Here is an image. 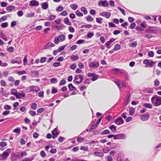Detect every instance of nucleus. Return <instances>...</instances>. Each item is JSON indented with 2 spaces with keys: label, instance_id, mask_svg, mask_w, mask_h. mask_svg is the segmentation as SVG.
Returning a JSON list of instances; mask_svg holds the SVG:
<instances>
[{
  "label": "nucleus",
  "instance_id": "9",
  "mask_svg": "<svg viewBox=\"0 0 161 161\" xmlns=\"http://www.w3.org/2000/svg\"><path fill=\"white\" fill-rule=\"evenodd\" d=\"M126 138V135L125 133H120L115 135L114 140L125 139Z\"/></svg>",
  "mask_w": 161,
  "mask_h": 161
},
{
  "label": "nucleus",
  "instance_id": "55",
  "mask_svg": "<svg viewBox=\"0 0 161 161\" xmlns=\"http://www.w3.org/2000/svg\"><path fill=\"white\" fill-rule=\"evenodd\" d=\"M27 55H26L24 56V59L23 60V64L25 66L26 65L27 62Z\"/></svg>",
  "mask_w": 161,
  "mask_h": 161
},
{
  "label": "nucleus",
  "instance_id": "19",
  "mask_svg": "<svg viewBox=\"0 0 161 161\" xmlns=\"http://www.w3.org/2000/svg\"><path fill=\"white\" fill-rule=\"evenodd\" d=\"M42 8L43 9L46 10L48 8V3L47 2H45L41 4Z\"/></svg>",
  "mask_w": 161,
  "mask_h": 161
},
{
  "label": "nucleus",
  "instance_id": "28",
  "mask_svg": "<svg viewBox=\"0 0 161 161\" xmlns=\"http://www.w3.org/2000/svg\"><path fill=\"white\" fill-rule=\"evenodd\" d=\"M94 33L93 32L89 31L86 35V36L87 38L88 39L92 38L94 36Z\"/></svg>",
  "mask_w": 161,
  "mask_h": 161
},
{
  "label": "nucleus",
  "instance_id": "53",
  "mask_svg": "<svg viewBox=\"0 0 161 161\" xmlns=\"http://www.w3.org/2000/svg\"><path fill=\"white\" fill-rule=\"evenodd\" d=\"M84 140V138L81 137H78L77 138V141L79 143H81Z\"/></svg>",
  "mask_w": 161,
  "mask_h": 161
},
{
  "label": "nucleus",
  "instance_id": "59",
  "mask_svg": "<svg viewBox=\"0 0 161 161\" xmlns=\"http://www.w3.org/2000/svg\"><path fill=\"white\" fill-rule=\"evenodd\" d=\"M65 139V138L64 137L59 136L58 138V142H62Z\"/></svg>",
  "mask_w": 161,
  "mask_h": 161
},
{
  "label": "nucleus",
  "instance_id": "12",
  "mask_svg": "<svg viewBox=\"0 0 161 161\" xmlns=\"http://www.w3.org/2000/svg\"><path fill=\"white\" fill-rule=\"evenodd\" d=\"M114 123L117 125H120L123 124L124 122L121 117H119L114 121Z\"/></svg>",
  "mask_w": 161,
  "mask_h": 161
},
{
  "label": "nucleus",
  "instance_id": "52",
  "mask_svg": "<svg viewBox=\"0 0 161 161\" xmlns=\"http://www.w3.org/2000/svg\"><path fill=\"white\" fill-rule=\"evenodd\" d=\"M6 50L9 52L12 53L14 51V48L12 46H10L8 48H6Z\"/></svg>",
  "mask_w": 161,
  "mask_h": 161
},
{
  "label": "nucleus",
  "instance_id": "46",
  "mask_svg": "<svg viewBox=\"0 0 161 161\" xmlns=\"http://www.w3.org/2000/svg\"><path fill=\"white\" fill-rule=\"evenodd\" d=\"M66 80L64 79H63L60 81L59 85L60 86L64 85L66 83Z\"/></svg>",
  "mask_w": 161,
  "mask_h": 161
},
{
  "label": "nucleus",
  "instance_id": "45",
  "mask_svg": "<svg viewBox=\"0 0 161 161\" xmlns=\"http://www.w3.org/2000/svg\"><path fill=\"white\" fill-rule=\"evenodd\" d=\"M64 7L63 6L60 5L56 8V10L57 12H59L62 11L64 10Z\"/></svg>",
  "mask_w": 161,
  "mask_h": 161
},
{
  "label": "nucleus",
  "instance_id": "7",
  "mask_svg": "<svg viewBox=\"0 0 161 161\" xmlns=\"http://www.w3.org/2000/svg\"><path fill=\"white\" fill-rule=\"evenodd\" d=\"M110 70L111 72L115 75H118L119 74H122L123 71H125L124 69H121L117 68H112Z\"/></svg>",
  "mask_w": 161,
  "mask_h": 161
},
{
  "label": "nucleus",
  "instance_id": "11",
  "mask_svg": "<svg viewBox=\"0 0 161 161\" xmlns=\"http://www.w3.org/2000/svg\"><path fill=\"white\" fill-rule=\"evenodd\" d=\"M98 5L99 7H108L109 3L106 0H100L98 3Z\"/></svg>",
  "mask_w": 161,
  "mask_h": 161
},
{
  "label": "nucleus",
  "instance_id": "33",
  "mask_svg": "<svg viewBox=\"0 0 161 161\" xmlns=\"http://www.w3.org/2000/svg\"><path fill=\"white\" fill-rule=\"evenodd\" d=\"M149 34H147L146 35H144V37L145 38L150 39L151 38H153V37H155L156 36H153V35Z\"/></svg>",
  "mask_w": 161,
  "mask_h": 161
},
{
  "label": "nucleus",
  "instance_id": "1",
  "mask_svg": "<svg viewBox=\"0 0 161 161\" xmlns=\"http://www.w3.org/2000/svg\"><path fill=\"white\" fill-rule=\"evenodd\" d=\"M145 31L147 33L153 34H157L158 32L161 33V30H159L158 27L155 26H148Z\"/></svg>",
  "mask_w": 161,
  "mask_h": 161
},
{
  "label": "nucleus",
  "instance_id": "10",
  "mask_svg": "<svg viewBox=\"0 0 161 161\" xmlns=\"http://www.w3.org/2000/svg\"><path fill=\"white\" fill-rule=\"evenodd\" d=\"M13 95L15 96L17 99H21L25 97V93L22 91L20 93L17 92V93H13Z\"/></svg>",
  "mask_w": 161,
  "mask_h": 161
},
{
  "label": "nucleus",
  "instance_id": "18",
  "mask_svg": "<svg viewBox=\"0 0 161 161\" xmlns=\"http://www.w3.org/2000/svg\"><path fill=\"white\" fill-rule=\"evenodd\" d=\"M93 154L94 156L102 157L104 156V153L102 152L95 151L94 152Z\"/></svg>",
  "mask_w": 161,
  "mask_h": 161
},
{
  "label": "nucleus",
  "instance_id": "41",
  "mask_svg": "<svg viewBox=\"0 0 161 161\" xmlns=\"http://www.w3.org/2000/svg\"><path fill=\"white\" fill-rule=\"evenodd\" d=\"M8 25V24L7 22H5L1 24V26L2 28H4L7 27Z\"/></svg>",
  "mask_w": 161,
  "mask_h": 161
},
{
  "label": "nucleus",
  "instance_id": "51",
  "mask_svg": "<svg viewBox=\"0 0 161 161\" xmlns=\"http://www.w3.org/2000/svg\"><path fill=\"white\" fill-rule=\"evenodd\" d=\"M50 82L51 83L55 84L57 82V79L56 78H53L50 79Z\"/></svg>",
  "mask_w": 161,
  "mask_h": 161
},
{
  "label": "nucleus",
  "instance_id": "43",
  "mask_svg": "<svg viewBox=\"0 0 161 161\" xmlns=\"http://www.w3.org/2000/svg\"><path fill=\"white\" fill-rule=\"evenodd\" d=\"M58 92V89L54 87H53L52 88L51 91V93L52 94H54L57 93Z\"/></svg>",
  "mask_w": 161,
  "mask_h": 161
},
{
  "label": "nucleus",
  "instance_id": "61",
  "mask_svg": "<svg viewBox=\"0 0 161 161\" xmlns=\"http://www.w3.org/2000/svg\"><path fill=\"white\" fill-rule=\"evenodd\" d=\"M111 43L108 41H107L105 44V46L108 48H110L111 47L110 46Z\"/></svg>",
  "mask_w": 161,
  "mask_h": 161
},
{
  "label": "nucleus",
  "instance_id": "48",
  "mask_svg": "<svg viewBox=\"0 0 161 161\" xmlns=\"http://www.w3.org/2000/svg\"><path fill=\"white\" fill-rule=\"evenodd\" d=\"M56 17V16L55 15H54L52 14H51L49 16V19H48V20H53L55 19Z\"/></svg>",
  "mask_w": 161,
  "mask_h": 161
},
{
  "label": "nucleus",
  "instance_id": "57",
  "mask_svg": "<svg viewBox=\"0 0 161 161\" xmlns=\"http://www.w3.org/2000/svg\"><path fill=\"white\" fill-rule=\"evenodd\" d=\"M17 73L19 75H21L23 74H25L26 73V72L25 70H22L21 71H18Z\"/></svg>",
  "mask_w": 161,
  "mask_h": 161
},
{
  "label": "nucleus",
  "instance_id": "42",
  "mask_svg": "<svg viewBox=\"0 0 161 161\" xmlns=\"http://www.w3.org/2000/svg\"><path fill=\"white\" fill-rule=\"evenodd\" d=\"M86 19L88 22H92L93 20V18L90 15H89L86 17Z\"/></svg>",
  "mask_w": 161,
  "mask_h": 161
},
{
  "label": "nucleus",
  "instance_id": "34",
  "mask_svg": "<svg viewBox=\"0 0 161 161\" xmlns=\"http://www.w3.org/2000/svg\"><path fill=\"white\" fill-rule=\"evenodd\" d=\"M143 91L147 93H151L153 92V90H148L147 88H144L143 89Z\"/></svg>",
  "mask_w": 161,
  "mask_h": 161
},
{
  "label": "nucleus",
  "instance_id": "29",
  "mask_svg": "<svg viewBox=\"0 0 161 161\" xmlns=\"http://www.w3.org/2000/svg\"><path fill=\"white\" fill-rule=\"evenodd\" d=\"M121 48V45L119 44H117L114 45V48H113V50L117 51L120 49Z\"/></svg>",
  "mask_w": 161,
  "mask_h": 161
},
{
  "label": "nucleus",
  "instance_id": "22",
  "mask_svg": "<svg viewBox=\"0 0 161 161\" xmlns=\"http://www.w3.org/2000/svg\"><path fill=\"white\" fill-rule=\"evenodd\" d=\"M108 128L112 132H114L117 130V127L114 125H111L109 126Z\"/></svg>",
  "mask_w": 161,
  "mask_h": 161
},
{
  "label": "nucleus",
  "instance_id": "38",
  "mask_svg": "<svg viewBox=\"0 0 161 161\" xmlns=\"http://www.w3.org/2000/svg\"><path fill=\"white\" fill-rule=\"evenodd\" d=\"M70 7L72 9H73L74 10H75L78 7V6L76 4L74 3L71 4L70 5Z\"/></svg>",
  "mask_w": 161,
  "mask_h": 161
},
{
  "label": "nucleus",
  "instance_id": "14",
  "mask_svg": "<svg viewBox=\"0 0 161 161\" xmlns=\"http://www.w3.org/2000/svg\"><path fill=\"white\" fill-rule=\"evenodd\" d=\"M151 60L149 59H146L144 60L143 63L145 64V67L146 68L152 67V65L151 62L150 61Z\"/></svg>",
  "mask_w": 161,
  "mask_h": 161
},
{
  "label": "nucleus",
  "instance_id": "36",
  "mask_svg": "<svg viewBox=\"0 0 161 161\" xmlns=\"http://www.w3.org/2000/svg\"><path fill=\"white\" fill-rule=\"evenodd\" d=\"M13 132L17 134H19L21 132L20 128L19 127H17L13 130Z\"/></svg>",
  "mask_w": 161,
  "mask_h": 161
},
{
  "label": "nucleus",
  "instance_id": "6",
  "mask_svg": "<svg viewBox=\"0 0 161 161\" xmlns=\"http://www.w3.org/2000/svg\"><path fill=\"white\" fill-rule=\"evenodd\" d=\"M88 77H92L91 80L92 81L97 80L99 78V75H97L95 73L89 72L87 74Z\"/></svg>",
  "mask_w": 161,
  "mask_h": 161
},
{
  "label": "nucleus",
  "instance_id": "13",
  "mask_svg": "<svg viewBox=\"0 0 161 161\" xmlns=\"http://www.w3.org/2000/svg\"><path fill=\"white\" fill-rule=\"evenodd\" d=\"M99 66V61H93L89 64V66L90 68H97Z\"/></svg>",
  "mask_w": 161,
  "mask_h": 161
},
{
  "label": "nucleus",
  "instance_id": "15",
  "mask_svg": "<svg viewBox=\"0 0 161 161\" xmlns=\"http://www.w3.org/2000/svg\"><path fill=\"white\" fill-rule=\"evenodd\" d=\"M100 16L105 17L107 19H109L110 17L111 13L108 12H103L99 14Z\"/></svg>",
  "mask_w": 161,
  "mask_h": 161
},
{
  "label": "nucleus",
  "instance_id": "44",
  "mask_svg": "<svg viewBox=\"0 0 161 161\" xmlns=\"http://www.w3.org/2000/svg\"><path fill=\"white\" fill-rule=\"evenodd\" d=\"M37 104L36 103H32L31 105V108L33 110H36L37 108Z\"/></svg>",
  "mask_w": 161,
  "mask_h": 161
},
{
  "label": "nucleus",
  "instance_id": "62",
  "mask_svg": "<svg viewBox=\"0 0 161 161\" xmlns=\"http://www.w3.org/2000/svg\"><path fill=\"white\" fill-rule=\"evenodd\" d=\"M140 25L143 28H146L147 26V25L146 24V22L145 21H143L141 24Z\"/></svg>",
  "mask_w": 161,
  "mask_h": 161
},
{
  "label": "nucleus",
  "instance_id": "4",
  "mask_svg": "<svg viewBox=\"0 0 161 161\" xmlns=\"http://www.w3.org/2000/svg\"><path fill=\"white\" fill-rule=\"evenodd\" d=\"M84 75H77L74 76L73 83L78 85L81 83L84 80Z\"/></svg>",
  "mask_w": 161,
  "mask_h": 161
},
{
  "label": "nucleus",
  "instance_id": "39",
  "mask_svg": "<svg viewBox=\"0 0 161 161\" xmlns=\"http://www.w3.org/2000/svg\"><path fill=\"white\" fill-rule=\"evenodd\" d=\"M108 27L109 28H116L117 26L114 24V23L112 22H109L108 23Z\"/></svg>",
  "mask_w": 161,
  "mask_h": 161
},
{
  "label": "nucleus",
  "instance_id": "63",
  "mask_svg": "<svg viewBox=\"0 0 161 161\" xmlns=\"http://www.w3.org/2000/svg\"><path fill=\"white\" fill-rule=\"evenodd\" d=\"M17 14L19 17H21L23 15L24 13L22 10H20L17 12Z\"/></svg>",
  "mask_w": 161,
  "mask_h": 161
},
{
  "label": "nucleus",
  "instance_id": "49",
  "mask_svg": "<svg viewBox=\"0 0 161 161\" xmlns=\"http://www.w3.org/2000/svg\"><path fill=\"white\" fill-rule=\"evenodd\" d=\"M75 14L78 17H82L83 15V14L80 12L79 10H77L75 11Z\"/></svg>",
  "mask_w": 161,
  "mask_h": 161
},
{
  "label": "nucleus",
  "instance_id": "40",
  "mask_svg": "<svg viewBox=\"0 0 161 161\" xmlns=\"http://www.w3.org/2000/svg\"><path fill=\"white\" fill-rule=\"evenodd\" d=\"M11 63L13 64L17 63L18 64H20L22 63V61L21 60H20L19 61H15L14 59H12L11 60Z\"/></svg>",
  "mask_w": 161,
  "mask_h": 161
},
{
  "label": "nucleus",
  "instance_id": "58",
  "mask_svg": "<svg viewBox=\"0 0 161 161\" xmlns=\"http://www.w3.org/2000/svg\"><path fill=\"white\" fill-rule=\"evenodd\" d=\"M128 25V22L125 21V22L124 23H122L121 24V26H122V27L124 28H125L127 29V28L126 27V26Z\"/></svg>",
  "mask_w": 161,
  "mask_h": 161
},
{
  "label": "nucleus",
  "instance_id": "30",
  "mask_svg": "<svg viewBox=\"0 0 161 161\" xmlns=\"http://www.w3.org/2000/svg\"><path fill=\"white\" fill-rule=\"evenodd\" d=\"M58 37L60 42H63L65 39V36L63 34L60 35Z\"/></svg>",
  "mask_w": 161,
  "mask_h": 161
},
{
  "label": "nucleus",
  "instance_id": "8",
  "mask_svg": "<svg viewBox=\"0 0 161 161\" xmlns=\"http://www.w3.org/2000/svg\"><path fill=\"white\" fill-rule=\"evenodd\" d=\"M139 117L142 121H146L148 120L150 118V114L148 113H147L143 114L140 115Z\"/></svg>",
  "mask_w": 161,
  "mask_h": 161
},
{
  "label": "nucleus",
  "instance_id": "17",
  "mask_svg": "<svg viewBox=\"0 0 161 161\" xmlns=\"http://www.w3.org/2000/svg\"><path fill=\"white\" fill-rule=\"evenodd\" d=\"M68 87L69 90L70 91H76V87L74 86L72 83H69L68 86Z\"/></svg>",
  "mask_w": 161,
  "mask_h": 161
},
{
  "label": "nucleus",
  "instance_id": "31",
  "mask_svg": "<svg viewBox=\"0 0 161 161\" xmlns=\"http://www.w3.org/2000/svg\"><path fill=\"white\" fill-rule=\"evenodd\" d=\"M68 44V43H67L65 45L59 47L58 49V50L59 52H60L63 50Z\"/></svg>",
  "mask_w": 161,
  "mask_h": 161
},
{
  "label": "nucleus",
  "instance_id": "24",
  "mask_svg": "<svg viewBox=\"0 0 161 161\" xmlns=\"http://www.w3.org/2000/svg\"><path fill=\"white\" fill-rule=\"evenodd\" d=\"M64 23L67 25H71L72 23L71 22L69 21V19L68 17H66L64 19Z\"/></svg>",
  "mask_w": 161,
  "mask_h": 161
},
{
  "label": "nucleus",
  "instance_id": "5",
  "mask_svg": "<svg viewBox=\"0 0 161 161\" xmlns=\"http://www.w3.org/2000/svg\"><path fill=\"white\" fill-rule=\"evenodd\" d=\"M40 90V88L38 86L32 85L27 87L25 92L27 93L34 92H39Z\"/></svg>",
  "mask_w": 161,
  "mask_h": 161
},
{
  "label": "nucleus",
  "instance_id": "56",
  "mask_svg": "<svg viewBox=\"0 0 161 161\" xmlns=\"http://www.w3.org/2000/svg\"><path fill=\"white\" fill-rule=\"evenodd\" d=\"M148 55L149 57H153L154 55V53L153 51H150L148 52Z\"/></svg>",
  "mask_w": 161,
  "mask_h": 161
},
{
  "label": "nucleus",
  "instance_id": "3",
  "mask_svg": "<svg viewBox=\"0 0 161 161\" xmlns=\"http://www.w3.org/2000/svg\"><path fill=\"white\" fill-rule=\"evenodd\" d=\"M11 152V149L10 148H8L4 151L2 154H0V160H6Z\"/></svg>",
  "mask_w": 161,
  "mask_h": 161
},
{
  "label": "nucleus",
  "instance_id": "54",
  "mask_svg": "<svg viewBox=\"0 0 161 161\" xmlns=\"http://www.w3.org/2000/svg\"><path fill=\"white\" fill-rule=\"evenodd\" d=\"M47 58L45 57H42L40 59V62L41 63H42L45 62L47 60Z\"/></svg>",
  "mask_w": 161,
  "mask_h": 161
},
{
  "label": "nucleus",
  "instance_id": "25",
  "mask_svg": "<svg viewBox=\"0 0 161 161\" xmlns=\"http://www.w3.org/2000/svg\"><path fill=\"white\" fill-rule=\"evenodd\" d=\"M122 75H126L125 76H124L126 81L129 80V75L128 72L125 70L123 71L122 73Z\"/></svg>",
  "mask_w": 161,
  "mask_h": 161
},
{
  "label": "nucleus",
  "instance_id": "37",
  "mask_svg": "<svg viewBox=\"0 0 161 161\" xmlns=\"http://www.w3.org/2000/svg\"><path fill=\"white\" fill-rule=\"evenodd\" d=\"M137 45V42L136 41H134L133 42L130 43L129 44V46L135 48L136 47Z\"/></svg>",
  "mask_w": 161,
  "mask_h": 161
},
{
  "label": "nucleus",
  "instance_id": "50",
  "mask_svg": "<svg viewBox=\"0 0 161 161\" xmlns=\"http://www.w3.org/2000/svg\"><path fill=\"white\" fill-rule=\"evenodd\" d=\"M136 24L135 22H133L131 23L129 28L131 29H134L136 26Z\"/></svg>",
  "mask_w": 161,
  "mask_h": 161
},
{
  "label": "nucleus",
  "instance_id": "64",
  "mask_svg": "<svg viewBox=\"0 0 161 161\" xmlns=\"http://www.w3.org/2000/svg\"><path fill=\"white\" fill-rule=\"evenodd\" d=\"M30 114L33 117L36 115V112L32 110H30L29 112Z\"/></svg>",
  "mask_w": 161,
  "mask_h": 161
},
{
  "label": "nucleus",
  "instance_id": "21",
  "mask_svg": "<svg viewBox=\"0 0 161 161\" xmlns=\"http://www.w3.org/2000/svg\"><path fill=\"white\" fill-rule=\"evenodd\" d=\"M79 56L77 55H72L70 57V59L73 61H76L79 59Z\"/></svg>",
  "mask_w": 161,
  "mask_h": 161
},
{
  "label": "nucleus",
  "instance_id": "32",
  "mask_svg": "<svg viewBox=\"0 0 161 161\" xmlns=\"http://www.w3.org/2000/svg\"><path fill=\"white\" fill-rule=\"evenodd\" d=\"M110 133V132L108 130L106 129L101 132L100 134L101 135H104L109 134Z\"/></svg>",
  "mask_w": 161,
  "mask_h": 161
},
{
  "label": "nucleus",
  "instance_id": "47",
  "mask_svg": "<svg viewBox=\"0 0 161 161\" xmlns=\"http://www.w3.org/2000/svg\"><path fill=\"white\" fill-rule=\"evenodd\" d=\"M4 109L5 110H8L11 108V106L8 104L4 105L3 107Z\"/></svg>",
  "mask_w": 161,
  "mask_h": 161
},
{
  "label": "nucleus",
  "instance_id": "16",
  "mask_svg": "<svg viewBox=\"0 0 161 161\" xmlns=\"http://www.w3.org/2000/svg\"><path fill=\"white\" fill-rule=\"evenodd\" d=\"M39 5V2L36 0H32L29 3V6L31 7H37Z\"/></svg>",
  "mask_w": 161,
  "mask_h": 161
},
{
  "label": "nucleus",
  "instance_id": "26",
  "mask_svg": "<svg viewBox=\"0 0 161 161\" xmlns=\"http://www.w3.org/2000/svg\"><path fill=\"white\" fill-rule=\"evenodd\" d=\"M142 106L146 108H147L150 109L152 108H153L152 105L150 103H144L143 104Z\"/></svg>",
  "mask_w": 161,
  "mask_h": 161
},
{
  "label": "nucleus",
  "instance_id": "35",
  "mask_svg": "<svg viewBox=\"0 0 161 161\" xmlns=\"http://www.w3.org/2000/svg\"><path fill=\"white\" fill-rule=\"evenodd\" d=\"M81 11L84 13L85 15L86 14L88 13V11L86 8L85 7H82L80 8Z\"/></svg>",
  "mask_w": 161,
  "mask_h": 161
},
{
  "label": "nucleus",
  "instance_id": "2",
  "mask_svg": "<svg viewBox=\"0 0 161 161\" xmlns=\"http://www.w3.org/2000/svg\"><path fill=\"white\" fill-rule=\"evenodd\" d=\"M151 102L155 107L160 106L161 105V97L155 95L151 98Z\"/></svg>",
  "mask_w": 161,
  "mask_h": 161
},
{
  "label": "nucleus",
  "instance_id": "20",
  "mask_svg": "<svg viewBox=\"0 0 161 161\" xmlns=\"http://www.w3.org/2000/svg\"><path fill=\"white\" fill-rule=\"evenodd\" d=\"M0 37L2 38L3 40L5 41H7L8 40L7 37V36L2 31H1L0 33Z\"/></svg>",
  "mask_w": 161,
  "mask_h": 161
},
{
  "label": "nucleus",
  "instance_id": "60",
  "mask_svg": "<svg viewBox=\"0 0 161 161\" xmlns=\"http://www.w3.org/2000/svg\"><path fill=\"white\" fill-rule=\"evenodd\" d=\"M27 153L25 151H23L20 153L21 158H23L24 156H26Z\"/></svg>",
  "mask_w": 161,
  "mask_h": 161
},
{
  "label": "nucleus",
  "instance_id": "27",
  "mask_svg": "<svg viewBox=\"0 0 161 161\" xmlns=\"http://www.w3.org/2000/svg\"><path fill=\"white\" fill-rule=\"evenodd\" d=\"M15 7L12 5H9L7 7L6 10L7 11L11 12L14 9Z\"/></svg>",
  "mask_w": 161,
  "mask_h": 161
},
{
  "label": "nucleus",
  "instance_id": "23",
  "mask_svg": "<svg viewBox=\"0 0 161 161\" xmlns=\"http://www.w3.org/2000/svg\"><path fill=\"white\" fill-rule=\"evenodd\" d=\"M135 112V109L134 108L130 107L129 108V115L131 116L133 115Z\"/></svg>",
  "mask_w": 161,
  "mask_h": 161
}]
</instances>
